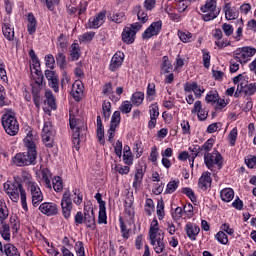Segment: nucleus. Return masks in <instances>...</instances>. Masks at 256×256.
<instances>
[{"mask_svg":"<svg viewBox=\"0 0 256 256\" xmlns=\"http://www.w3.org/2000/svg\"><path fill=\"white\" fill-rule=\"evenodd\" d=\"M27 152L18 153L13 158V163L18 167L35 165L37 161V145L33 141V134H28L24 139Z\"/></svg>","mask_w":256,"mask_h":256,"instance_id":"f257e3e1","label":"nucleus"},{"mask_svg":"<svg viewBox=\"0 0 256 256\" xmlns=\"http://www.w3.org/2000/svg\"><path fill=\"white\" fill-rule=\"evenodd\" d=\"M4 190L9 195L11 201L14 203H17L19 201V194H20V199L22 203V208L24 211L28 210L27 207V193L25 192V189H23V185L21 182L14 180L13 182L7 181L4 183Z\"/></svg>","mask_w":256,"mask_h":256,"instance_id":"f03ea898","label":"nucleus"},{"mask_svg":"<svg viewBox=\"0 0 256 256\" xmlns=\"http://www.w3.org/2000/svg\"><path fill=\"white\" fill-rule=\"evenodd\" d=\"M2 127L10 137H15L19 133V121L15 117L13 110H8L1 118Z\"/></svg>","mask_w":256,"mask_h":256,"instance_id":"7ed1b4c3","label":"nucleus"},{"mask_svg":"<svg viewBox=\"0 0 256 256\" xmlns=\"http://www.w3.org/2000/svg\"><path fill=\"white\" fill-rule=\"evenodd\" d=\"M153 223L154 226H151L149 230V237L155 253L159 255L165 251V234L159 233V228H155L159 225L157 220H154Z\"/></svg>","mask_w":256,"mask_h":256,"instance_id":"20e7f679","label":"nucleus"},{"mask_svg":"<svg viewBox=\"0 0 256 256\" xmlns=\"http://www.w3.org/2000/svg\"><path fill=\"white\" fill-rule=\"evenodd\" d=\"M256 49L253 47H242L238 48L233 52V57L240 65H246L247 62L251 60V57L255 55Z\"/></svg>","mask_w":256,"mask_h":256,"instance_id":"39448f33","label":"nucleus"},{"mask_svg":"<svg viewBox=\"0 0 256 256\" xmlns=\"http://www.w3.org/2000/svg\"><path fill=\"white\" fill-rule=\"evenodd\" d=\"M204 163L210 171H213L215 165L218 169L223 167V156L219 153H204Z\"/></svg>","mask_w":256,"mask_h":256,"instance_id":"423d86ee","label":"nucleus"},{"mask_svg":"<svg viewBox=\"0 0 256 256\" xmlns=\"http://www.w3.org/2000/svg\"><path fill=\"white\" fill-rule=\"evenodd\" d=\"M62 213L65 219L71 217V209H73V202H71V192L66 190L62 196L61 201Z\"/></svg>","mask_w":256,"mask_h":256,"instance_id":"0eeeda50","label":"nucleus"},{"mask_svg":"<svg viewBox=\"0 0 256 256\" xmlns=\"http://www.w3.org/2000/svg\"><path fill=\"white\" fill-rule=\"evenodd\" d=\"M28 189L30 190L32 196V204L35 207V205H38V203L43 201V192H41V188H39L35 182H29Z\"/></svg>","mask_w":256,"mask_h":256,"instance_id":"6e6552de","label":"nucleus"},{"mask_svg":"<svg viewBox=\"0 0 256 256\" xmlns=\"http://www.w3.org/2000/svg\"><path fill=\"white\" fill-rule=\"evenodd\" d=\"M49 87L55 91V93H59V76L57 75V72L52 70H45L44 73Z\"/></svg>","mask_w":256,"mask_h":256,"instance_id":"1a4fd4ad","label":"nucleus"},{"mask_svg":"<svg viewBox=\"0 0 256 256\" xmlns=\"http://www.w3.org/2000/svg\"><path fill=\"white\" fill-rule=\"evenodd\" d=\"M163 27V22L161 20L153 22L142 34L143 39H151L155 35H159L161 28Z\"/></svg>","mask_w":256,"mask_h":256,"instance_id":"9d476101","label":"nucleus"},{"mask_svg":"<svg viewBox=\"0 0 256 256\" xmlns=\"http://www.w3.org/2000/svg\"><path fill=\"white\" fill-rule=\"evenodd\" d=\"M39 211L43 213V215H47V217H53V215H57L59 213V209L57 208V204L53 202H44L39 206Z\"/></svg>","mask_w":256,"mask_h":256,"instance_id":"9b49d317","label":"nucleus"},{"mask_svg":"<svg viewBox=\"0 0 256 256\" xmlns=\"http://www.w3.org/2000/svg\"><path fill=\"white\" fill-rule=\"evenodd\" d=\"M85 87L83 86V82L80 80H76L72 85L71 95L74 100L77 102L83 99V91Z\"/></svg>","mask_w":256,"mask_h":256,"instance_id":"f8f14e48","label":"nucleus"},{"mask_svg":"<svg viewBox=\"0 0 256 256\" xmlns=\"http://www.w3.org/2000/svg\"><path fill=\"white\" fill-rule=\"evenodd\" d=\"M84 223L89 229H95V213L93 208L84 207Z\"/></svg>","mask_w":256,"mask_h":256,"instance_id":"ddd939ff","label":"nucleus"},{"mask_svg":"<svg viewBox=\"0 0 256 256\" xmlns=\"http://www.w3.org/2000/svg\"><path fill=\"white\" fill-rule=\"evenodd\" d=\"M237 91H239V93H244V95H255L256 86L255 84H248L244 81L241 84H238Z\"/></svg>","mask_w":256,"mask_h":256,"instance_id":"4468645a","label":"nucleus"},{"mask_svg":"<svg viewBox=\"0 0 256 256\" xmlns=\"http://www.w3.org/2000/svg\"><path fill=\"white\" fill-rule=\"evenodd\" d=\"M135 35H137V31L126 27L122 32V41L126 43V45H131V43L135 42Z\"/></svg>","mask_w":256,"mask_h":256,"instance_id":"2eb2a0df","label":"nucleus"},{"mask_svg":"<svg viewBox=\"0 0 256 256\" xmlns=\"http://www.w3.org/2000/svg\"><path fill=\"white\" fill-rule=\"evenodd\" d=\"M212 179L210 172L202 173V176L199 178L198 187L203 191H207L211 187Z\"/></svg>","mask_w":256,"mask_h":256,"instance_id":"dca6fc26","label":"nucleus"},{"mask_svg":"<svg viewBox=\"0 0 256 256\" xmlns=\"http://www.w3.org/2000/svg\"><path fill=\"white\" fill-rule=\"evenodd\" d=\"M199 231H201L199 226L193 223H187L185 226V232L187 234V237H189V239H191L192 241H195V239H197V235H199Z\"/></svg>","mask_w":256,"mask_h":256,"instance_id":"f3484780","label":"nucleus"},{"mask_svg":"<svg viewBox=\"0 0 256 256\" xmlns=\"http://www.w3.org/2000/svg\"><path fill=\"white\" fill-rule=\"evenodd\" d=\"M41 85L39 84H32V97L34 105L39 109L41 103Z\"/></svg>","mask_w":256,"mask_h":256,"instance_id":"a211bd4d","label":"nucleus"},{"mask_svg":"<svg viewBox=\"0 0 256 256\" xmlns=\"http://www.w3.org/2000/svg\"><path fill=\"white\" fill-rule=\"evenodd\" d=\"M103 23H105V12H100L96 17L89 20L92 29H99Z\"/></svg>","mask_w":256,"mask_h":256,"instance_id":"6ab92c4d","label":"nucleus"},{"mask_svg":"<svg viewBox=\"0 0 256 256\" xmlns=\"http://www.w3.org/2000/svg\"><path fill=\"white\" fill-rule=\"evenodd\" d=\"M97 138L100 145H105V129L103 128V122L101 116H97Z\"/></svg>","mask_w":256,"mask_h":256,"instance_id":"aec40b11","label":"nucleus"},{"mask_svg":"<svg viewBox=\"0 0 256 256\" xmlns=\"http://www.w3.org/2000/svg\"><path fill=\"white\" fill-rule=\"evenodd\" d=\"M1 227H0V235L4 241H11V227L5 223L1 222Z\"/></svg>","mask_w":256,"mask_h":256,"instance_id":"412c9836","label":"nucleus"},{"mask_svg":"<svg viewBox=\"0 0 256 256\" xmlns=\"http://www.w3.org/2000/svg\"><path fill=\"white\" fill-rule=\"evenodd\" d=\"M220 196L222 201L229 203V201H233V197H235V192L231 188H225L221 190Z\"/></svg>","mask_w":256,"mask_h":256,"instance_id":"4be33fe9","label":"nucleus"},{"mask_svg":"<svg viewBox=\"0 0 256 256\" xmlns=\"http://www.w3.org/2000/svg\"><path fill=\"white\" fill-rule=\"evenodd\" d=\"M72 143L76 149V151H79V143H81V127L77 126L76 129L73 131L72 134Z\"/></svg>","mask_w":256,"mask_h":256,"instance_id":"5701e85b","label":"nucleus"},{"mask_svg":"<svg viewBox=\"0 0 256 256\" xmlns=\"http://www.w3.org/2000/svg\"><path fill=\"white\" fill-rule=\"evenodd\" d=\"M120 65H123V57L116 53L111 59L110 70L117 71Z\"/></svg>","mask_w":256,"mask_h":256,"instance_id":"b1692460","label":"nucleus"},{"mask_svg":"<svg viewBox=\"0 0 256 256\" xmlns=\"http://www.w3.org/2000/svg\"><path fill=\"white\" fill-rule=\"evenodd\" d=\"M2 33L8 41H13V39H15V31L11 28V24H4Z\"/></svg>","mask_w":256,"mask_h":256,"instance_id":"393cba45","label":"nucleus"},{"mask_svg":"<svg viewBox=\"0 0 256 256\" xmlns=\"http://www.w3.org/2000/svg\"><path fill=\"white\" fill-rule=\"evenodd\" d=\"M3 255L6 256H21L19 250L13 244H5L3 249Z\"/></svg>","mask_w":256,"mask_h":256,"instance_id":"a878e982","label":"nucleus"},{"mask_svg":"<svg viewBox=\"0 0 256 256\" xmlns=\"http://www.w3.org/2000/svg\"><path fill=\"white\" fill-rule=\"evenodd\" d=\"M79 57H81V49L79 48V44L73 43L71 45V50H70L71 61H77L79 60Z\"/></svg>","mask_w":256,"mask_h":256,"instance_id":"bb28decb","label":"nucleus"},{"mask_svg":"<svg viewBox=\"0 0 256 256\" xmlns=\"http://www.w3.org/2000/svg\"><path fill=\"white\" fill-rule=\"evenodd\" d=\"M202 13H208V11L217 12V1L216 0H208L204 6L201 7Z\"/></svg>","mask_w":256,"mask_h":256,"instance_id":"cd10ccee","label":"nucleus"},{"mask_svg":"<svg viewBox=\"0 0 256 256\" xmlns=\"http://www.w3.org/2000/svg\"><path fill=\"white\" fill-rule=\"evenodd\" d=\"M134 13H137L138 20L142 23H147V21H149V16H147V13L143 11L141 5H137L134 7Z\"/></svg>","mask_w":256,"mask_h":256,"instance_id":"c85d7f7f","label":"nucleus"},{"mask_svg":"<svg viewBox=\"0 0 256 256\" xmlns=\"http://www.w3.org/2000/svg\"><path fill=\"white\" fill-rule=\"evenodd\" d=\"M145 99V93L143 92H135L131 97V102L136 107H139V105L143 104V101Z\"/></svg>","mask_w":256,"mask_h":256,"instance_id":"c756f323","label":"nucleus"},{"mask_svg":"<svg viewBox=\"0 0 256 256\" xmlns=\"http://www.w3.org/2000/svg\"><path fill=\"white\" fill-rule=\"evenodd\" d=\"M224 13L227 21H233V19H237V13L231 9L230 3H227L225 5Z\"/></svg>","mask_w":256,"mask_h":256,"instance_id":"7c9ffc66","label":"nucleus"},{"mask_svg":"<svg viewBox=\"0 0 256 256\" xmlns=\"http://www.w3.org/2000/svg\"><path fill=\"white\" fill-rule=\"evenodd\" d=\"M52 183H53V189L54 191H56V193H61V191H63V179L59 176H55L52 179Z\"/></svg>","mask_w":256,"mask_h":256,"instance_id":"2f4dec72","label":"nucleus"},{"mask_svg":"<svg viewBox=\"0 0 256 256\" xmlns=\"http://www.w3.org/2000/svg\"><path fill=\"white\" fill-rule=\"evenodd\" d=\"M45 97L47 100V104L51 107V109H57V103H55V96H53V92L51 90H47L45 92Z\"/></svg>","mask_w":256,"mask_h":256,"instance_id":"473e14b6","label":"nucleus"},{"mask_svg":"<svg viewBox=\"0 0 256 256\" xmlns=\"http://www.w3.org/2000/svg\"><path fill=\"white\" fill-rule=\"evenodd\" d=\"M55 58L60 69H65V66L67 65V57H65V54L63 52H58Z\"/></svg>","mask_w":256,"mask_h":256,"instance_id":"72a5a7b5","label":"nucleus"},{"mask_svg":"<svg viewBox=\"0 0 256 256\" xmlns=\"http://www.w3.org/2000/svg\"><path fill=\"white\" fill-rule=\"evenodd\" d=\"M42 181L45 183L47 189H51V171L49 169L42 170Z\"/></svg>","mask_w":256,"mask_h":256,"instance_id":"f704fd0d","label":"nucleus"},{"mask_svg":"<svg viewBox=\"0 0 256 256\" xmlns=\"http://www.w3.org/2000/svg\"><path fill=\"white\" fill-rule=\"evenodd\" d=\"M98 223L107 225V212L105 206L103 205L99 208Z\"/></svg>","mask_w":256,"mask_h":256,"instance_id":"c9c22d12","label":"nucleus"},{"mask_svg":"<svg viewBox=\"0 0 256 256\" xmlns=\"http://www.w3.org/2000/svg\"><path fill=\"white\" fill-rule=\"evenodd\" d=\"M178 37L182 43H189L191 42V37H193V34H191L189 31H178Z\"/></svg>","mask_w":256,"mask_h":256,"instance_id":"e433bc0d","label":"nucleus"},{"mask_svg":"<svg viewBox=\"0 0 256 256\" xmlns=\"http://www.w3.org/2000/svg\"><path fill=\"white\" fill-rule=\"evenodd\" d=\"M206 14L202 15V19L203 21H213V19H217V17L219 16L220 10L218 11H208V12H204Z\"/></svg>","mask_w":256,"mask_h":256,"instance_id":"4c0bfd02","label":"nucleus"},{"mask_svg":"<svg viewBox=\"0 0 256 256\" xmlns=\"http://www.w3.org/2000/svg\"><path fill=\"white\" fill-rule=\"evenodd\" d=\"M43 135H47V137H53V125L51 122L44 123V127L42 129V137Z\"/></svg>","mask_w":256,"mask_h":256,"instance_id":"58836bf2","label":"nucleus"},{"mask_svg":"<svg viewBox=\"0 0 256 256\" xmlns=\"http://www.w3.org/2000/svg\"><path fill=\"white\" fill-rule=\"evenodd\" d=\"M103 117L109 119L111 117V102L104 101L102 104Z\"/></svg>","mask_w":256,"mask_h":256,"instance_id":"ea45409f","label":"nucleus"},{"mask_svg":"<svg viewBox=\"0 0 256 256\" xmlns=\"http://www.w3.org/2000/svg\"><path fill=\"white\" fill-rule=\"evenodd\" d=\"M131 109H133V104H131L129 101H123L119 107L121 113H124L125 115L131 113Z\"/></svg>","mask_w":256,"mask_h":256,"instance_id":"a19ab883","label":"nucleus"},{"mask_svg":"<svg viewBox=\"0 0 256 256\" xmlns=\"http://www.w3.org/2000/svg\"><path fill=\"white\" fill-rule=\"evenodd\" d=\"M29 57L32 59L34 69H37V67H41V62H39V58L37 57V54H35L34 49H31L29 51Z\"/></svg>","mask_w":256,"mask_h":256,"instance_id":"79ce46f5","label":"nucleus"},{"mask_svg":"<svg viewBox=\"0 0 256 256\" xmlns=\"http://www.w3.org/2000/svg\"><path fill=\"white\" fill-rule=\"evenodd\" d=\"M179 187V181H170L168 184H167V188H166V193H175V191H177Z\"/></svg>","mask_w":256,"mask_h":256,"instance_id":"37998d69","label":"nucleus"},{"mask_svg":"<svg viewBox=\"0 0 256 256\" xmlns=\"http://www.w3.org/2000/svg\"><path fill=\"white\" fill-rule=\"evenodd\" d=\"M216 239L219 241V243H222V245H227V243H229V238H227V234H225L223 231H219L216 234Z\"/></svg>","mask_w":256,"mask_h":256,"instance_id":"c03bdc74","label":"nucleus"},{"mask_svg":"<svg viewBox=\"0 0 256 256\" xmlns=\"http://www.w3.org/2000/svg\"><path fill=\"white\" fill-rule=\"evenodd\" d=\"M141 181H143V169L137 170L135 174V180L133 182V187H139V185H141Z\"/></svg>","mask_w":256,"mask_h":256,"instance_id":"a18cd8bd","label":"nucleus"},{"mask_svg":"<svg viewBox=\"0 0 256 256\" xmlns=\"http://www.w3.org/2000/svg\"><path fill=\"white\" fill-rule=\"evenodd\" d=\"M45 61L46 67H48V69H55V57H53V54L46 55Z\"/></svg>","mask_w":256,"mask_h":256,"instance_id":"49530a36","label":"nucleus"},{"mask_svg":"<svg viewBox=\"0 0 256 256\" xmlns=\"http://www.w3.org/2000/svg\"><path fill=\"white\" fill-rule=\"evenodd\" d=\"M123 161L125 165H133V156L131 155V150L124 151Z\"/></svg>","mask_w":256,"mask_h":256,"instance_id":"de8ad7c7","label":"nucleus"},{"mask_svg":"<svg viewBox=\"0 0 256 256\" xmlns=\"http://www.w3.org/2000/svg\"><path fill=\"white\" fill-rule=\"evenodd\" d=\"M119 123H121V112L115 111L112 115L110 125H116V127H118Z\"/></svg>","mask_w":256,"mask_h":256,"instance_id":"09e8293b","label":"nucleus"},{"mask_svg":"<svg viewBox=\"0 0 256 256\" xmlns=\"http://www.w3.org/2000/svg\"><path fill=\"white\" fill-rule=\"evenodd\" d=\"M36 77L34 78L35 85L43 86V72H41L39 69H35Z\"/></svg>","mask_w":256,"mask_h":256,"instance_id":"8fccbe9b","label":"nucleus"},{"mask_svg":"<svg viewBox=\"0 0 256 256\" xmlns=\"http://www.w3.org/2000/svg\"><path fill=\"white\" fill-rule=\"evenodd\" d=\"M182 193L189 197L190 201L195 202L197 201V197H195V192L191 188H183Z\"/></svg>","mask_w":256,"mask_h":256,"instance_id":"3c124183","label":"nucleus"},{"mask_svg":"<svg viewBox=\"0 0 256 256\" xmlns=\"http://www.w3.org/2000/svg\"><path fill=\"white\" fill-rule=\"evenodd\" d=\"M228 139L230 141V145H232V147H234L236 141H237V128H233L229 135H228Z\"/></svg>","mask_w":256,"mask_h":256,"instance_id":"603ef678","label":"nucleus"},{"mask_svg":"<svg viewBox=\"0 0 256 256\" xmlns=\"http://www.w3.org/2000/svg\"><path fill=\"white\" fill-rule=\"evenodd\" d=\"M217 99H219V94L217 92H210L206 95L207 103H217Z\"/></svg>","mask_w":256,"mask_h":256,"instance_id":"864d4df0","label":"nucleus"},{"mask_svg":"<svg viewBox=\"0 0 256 256\" xmlns=\"http://www.w3.org/2000/svg\"><path fill=\"white\" fill-rule=\"evenodd\" d=\"M159 117V106L153 104L150 108V119H157Z\"/></svg>","mask_w":256,"mask_h":256,"instance_id":"5fc2aeb1","label":"nucleus"},{"mask_svg":"<svg viewBox=\"0 0 256 256\" xmlns=\"http://www.w3.org/2000/svg\"><path fill=\"white\" fill-rule=\"evenodd\" d=\"M222 30L226 37H231V35H233V26L231 24L224 23L222 25Z\"/></svg>","mask_w":256,"mask_h":256,"instance_id":"6e6d98bb","label":"nucleus"},{"mask_svg":"<svg viewBox=\"0 0 256 256\" xmlns=\"http://www.w3.org/2000/svg\"><path fill=\"white\" fill-rule=\"evenodd\" d=\"M42 140H43V143L45 144V147H47L48 149H52V147H53V136L43 135Z\"/></svg>","mask_w":256,"mask_h":256,"instance_id":"4d7b16f0","label":"nucleus"},{"mask_svg":"<svg viewBox=\"0 0 256 256\" xmlns=\"http://www.w3.org/2000/svg\"><path fill=\"white\" fill-rule=\"evenodd\" d=\"M120 228H121L122 237L124 239H129V230L127 229V226H125V223L121 218H120Z\"/></svg>","mask_w":256,"mask_h":256,"instance_id":"13d9d810","label":"nucleus"},{"mask_svg":"<svg viewBox=\"0 0 256 256\" xmlns=\"http://www.w3.org/2000/svg\"><path fill=\"white\" fill-rule=\"evenodd\" d=\"M227 107V103L223 99L217 98L216 105H215V111L219 112Z\"/></svg>","mask_w":256,"mask_h":256,"instance_id":"bf43d9fd","label":"nucleus"},{"mask_svg":"<svg viewBox=\"0 0 256 256\" xmlns=\"http://www.w3.org/2000/svg\"><path fill=\"white\" fill-rule=\"evenodd\" d=\"M58 45L62 49V51H65V49H67V39L65 38L64 34H61L58 37Z\"/></svg>","mask_w":256,"mask_h":256,"instance_id":"052dcab7","label":"nucleus"},{"mask_svg":"<svg viewBox=\"0 0 256 256\" xmlns=\"http://www.w3.org/2000/svg\"><path fill=\"white\" fill-rule=\"evenodd\" d=\"M114 169L120 175H127V173H129L130 168L129 166L116 165Z\"/></svg>","mask_w":256,"mask_h":256,"instance_id":"680f3d73","label":"nucleus"},{"mask_svg":"<svg viewBox=\"0 0 256 256\" xmlns=\"http://www.w3.org/2000/svg\"><path fill=\"white\" fill-rule=\"evenodd\" d=\"M239 69V61L233 57V59L230 60V72L231 73H237V70Z\"/></svg>","mask_w":256,"mask_h":256,"instance_id":"e2e57ef3","label":"nucleus"},{"mask_svg":"<svg viewBox=\"0 0 256 256\" xmlns=\"http://www.w3.org/2000/svg\"><path fill=\"white\" fill-rule=\"evenodd\" d=\"M156 0H145L144 1V7L146 11H153L155 9Z\"/></svg>","mask_w":256,"mask_h":256,"instance_id":"0e129e2a","label":"nucleus"},{"mask_svg":"<svg viewBox=\"0 0 256 256\" xmlns=\"http://www.w3.org/2000/svg\"><path fill=\"white\" fill-rule=\"evenodd\" d=\"M204 153H209L210 149H213V139H208L203 145Z\"/></svg>","mask_w":256,"mask_h":256,"instance_id":"69168bd1","label":"nucleus"},{"mask_svg":"<svg viewBox=\"0 0 256 256\" xmlns=\"http://www.w3.org/2000/svg\"><path fill=\"white\" fill-rule=\"evenodd\" d=\"M76 247H78V249L76 250L77 255L85 256V247L83 246V243L81 241H78L76 243Z\"/></svg>","mask_w":256,"mask_h":256,"instance_id":"338daca9","label":"nucleus"},{"mask_svg":"<svg viewBox=\"0 0 256 256\" xmlns=\"http://www.w3.org/2000/svg\"><path fill=\"white\" fill-rule=\"evenodd\" d=\"M245 163L249 169H253L256 167V157L253 156L251 158L245 159Z\"/></svg>","mask_w":256,"mask_h":256,"instance_id":"774afa93","label":"nucleus"}]
</instances>
